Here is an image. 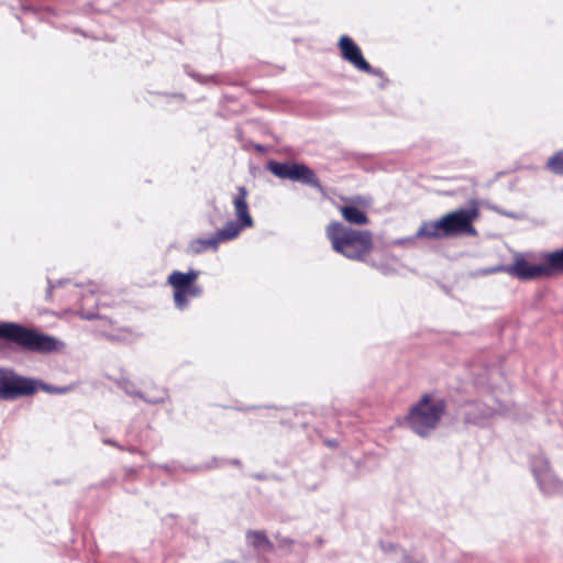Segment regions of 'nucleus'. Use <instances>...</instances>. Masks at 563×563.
<instances>
[{
    "instance_id": "15",
    "label": "nucleus",
    "mask_w": 563,
    "mask_h": 563,
    "mask_svg": "<svg viewBox=\"0 0 563 563\" xmlns=\"http://www.w3.org/2000/svg\"><path fill=\"white\" fill-rule=\"evenodd\" d=\"M220 240L217 233L212 234L209 238H199L192 240L188 245V251L191 254H200L206 252L207 250L217 251L220 245Z\"/></svg>"
},
{
    "instance_id": "9",
    "label": "nucleus",
    "mask_w": 563,
    "mask_h": 563,
    "mask_svg": "<svg viewBox=\"0 0 563 563\" xmlns=\"http://www.w3.org/2000/svg\"><path fill=\"white\" fill-rule=\"evenodd\" d=\"M247 195L246 188L239 186L232 202L238 222H241L243 225L253 227L254 221L249 210Z\"/></svg>"
},
{
    "instance_id": "10",
    "label": "nucleus",
    "mask_w": 563,
    "mask_h": 563,
    "mask_svg": "<svg viewBox=\"0 0 563 563\" xmlns=\"http://www.w3.org/2000/svg\"><path fill=\"white\" fill-rule=\"evenodd\" d=\"M416 238L443 239L450 238L444 216L435 221L423 222L416 233Z\"/></svg>"
},
{
    "instance_id": "20",
    "label": "nucleus",
    "mask_w": 563,
    "mask_h": 563,
    "mask_svg": "<svg viewBox=\"0 0 563 563\" xmlns=\"http://www.w3.org/2000/svg\"><path fill=\"white\" fill-rule=\"evenodd\" d=\"M547 167L556 175H563V150L548 159Z\"/></svg>"
},
{
    "instance_id": "3",
    "label": "nucleus",
    "mask_w": 563,
    "mask_h": 563,
    "mask_svg": "<svg viewBox=\"0 0 563 563\" xmlns=\"http://www.w3.org/2000/svg\"><path fill=\"white\" fill-rule=\"evenodd\" d=\"M445 408L444 399L426 394L411 407L407 423L415 433L426 437L437 428Z\"/></svg>"
},
{
    "instance_id": "27",
    "label": "nucleus",
    "mask_w": 563,
    "mask_h": 563,
    "mask_svg": "<svg viewBox=\"0 0 563 563\" xmlns=\"http://www.w3.org/2000/svg\"><path fill=\"white\" fill-rule=\"evenodd\" d=\"M219 466H221V464L218 463L217 459H213L212 464L208 465L209 468H211V467H219Z\"/></svg>"
},
{
    "instance_id": "1",
    "label": "nucleus",
    "mask_w": 563,
    "mask_h": 563,
    "mask_svg": "<svg viewBox=\"0 0 563 563\" xmlns=\"http://www.w3.org/2000/svg\"><path fill=\"white\" fill-rule=\"evenodd\" d=\"M332 249L353 261H363L373 250V235L368 230H355L339 221H332L325 229Z\"/></svg>"
},
{
    "instance_id": "12",
    "label": "nucleus",
    "mask_w": 563,
    "mask_h": 563,
    "mask_svg": "<svg viewBox=\"0 0 563 563\" xmlns=\"http://www.w3.org/2000/svg\"><path fill=\"white\" fill-rule=\"evenodd\" d=\"M545 277L563 274V247L541 255Z\"/></svg>"
},
{
    "instance_id": "2",
    "label": "nucleus",
    "mask_w": 563,
    "mask_h": 563,
    "mask_svg": "<svg viewBox=\"0 0 563 563\" xmlns=\"http://www.w3.org/2000/svg\"><path fill=\"white\" fill-rule=\"evenodd\" d=\"M0 339L14 343L24 351L38 354L58 352L64 346L55 336L16 322H0Z\"/></svg>"
},
{
    "instance_id": "22",
    "label": "nucleus",
    "mask_w": 563,
    "mask_h": 563,
    "mask_svg": "<svg viewBox=\"0 0 563 563\" xmlns=\"http://www.w3.org/2000/svg\"><path fill=\"white\" fill-rule=\"evenodd\" d=\"M506 269H507V265H496V266H490V267L478 269V271L472 273V276L477 277V276H486V275H492V274L501 273V272L506 273Z\"/></svg>"
},
{
    "instance_id": "18",
    "label": "nucleus",
    "mask_w": 563,
    "mask_h": 563,
    "mask_svg": "<svg viewBox=\"0 0 563 563\" xmlns=\"http://www.w3.org/2000/svg\"><path fill=\"white\" fill-rule=\"evenodd\" d=\"M246 539L256 549H263L267 552H272L274 550L273 543L264 531L250 530L246 532Z\"/></svg>"
},
{
    "instance_id": "28",
    "label": "nucleus",
    "mask_w": 563,
    "mask_h": 563,
    "mask_svg": "<svg viewBox=\"0 0 563 563\" xmlns=\"http://www.w3.org/2000/svg\"><path fill=\"white\" fill-rule=\"evenodd\" d=\"M230 464H232V465H236V466H240V465H241V461H240V460H238V459H234V460H231V461H230Z\"/></svg>"
},
{
    "instance_id": "19",
    "label": "nucleus",
    "mask_w": 563,
    "mask_h": 563,
    "mask_svg": "<svg viewBox=\"0 0 563 563\" xmlns=\"http://www.w3.org/2000/svg\"><path fill=\"white\" fill-rule=\"evenodd\" d=\"M290 165L291 163L271 161L267 164V169L282 179H289Z\"/></svg>"
},
{
    "instance_id": "6",
    "label": "nucleus",
    "mask_w": 563,
    "mask_h": 563,
    "mask_svg": "<svg viewBox=\"0 0 563 563\" xmlns=\"http://www.w3.org/2000/svg\"><path fill=\"white\" fill-rule=\"evenodd\" d=\"M531 471L534 478L545 495H554L563 492V483L553 474L549 461L542 456L531 460Z\"/></svg>"
},
{
    "instance_id": "8",
    "label": "nucleus",
    "mask_w": 563,
    "mask_h": 563,
    "mask_svg": "<svg viewBox=\"0 0 563 563\" xmlns=\"http://www.w3.org/2000/svg\"><path fill=\"white\" fill-rule=\"evenodd\" d=\"M506 273L520 280H533L545 277L543 262L530 264L523 257H517L512 264L507 265Z\"/></svg>"
},
{
    "instance_id": "17",
    "label": "nucleus",
    "mask_w": 563,
    "mask_h": 563,
    "mask_svg": "<svg viewBox=\"0 0 563 563\" xmlns=\"http://www.w3.org/2000/svg\"><path fill=\"white\" fill-rule=\"evenodd\" d=\"M343 218L352 224H366L368 217L366 213L356 206H343L340 208Z\"/></svg>"
},
{
    "instance_id": "5",
    "label": "nucleus",
    "mask_w": 563,
    "mask_h": 563,
    "mask_svg": "<svg viewBox=\"0 0 563 563\" xmlns=\"http://www.w3.org/2000/svg\"><path fill=\"white\" fill-rule=\"evenodd\" d=\"M478 217L477 206L470 208H460L444 214L448 234L450 238L459 235H476L477 231L473 225L474 220Z\"/></svg>"
},
{
    "instance_id": "16",
    "label": "nucleus",
    "mask_w": 563,
    "mask_h": 563,
    "mask_svg": "<svg viewBox=\"0 0 563 563\" xmlns=\"http://www.w3.org/2000/svg\"><path fill=\"white\" fill-rule=\"evenodd\" d=\"M244 228H249V227L243 225L241 222H238V220H235V221L230 220L216 233H217L220 242L222 243V242L231 241V240L238 238Z\"/></svg>"
},
{
    "instance_id": "25",
    "label": "nucleus",
    "mask_w": 563,
    "mask_h": 563,
    "mask_svg": "<svg viewBox=\"0 0 563 563\" xmlns=\"http://www.w3.org/2000/svg\"><path fill=\"white\" fill-rule=\"evenodd\" d=\"M103 443L108 444V445H112L119 450H124L122 445H120L118 442H115L114 440H111V439H104Z\"/></svg>"
},
{
    "instance_id": "21",
    "label": "nucleus",
    "mask_w": 563,
    "mask_h": 563,
    "mask_svg": "<svg viewBox=\"0 0 563 563\" xmlns=\"http://www.w3.org/2000/svg\"><path fill=\"white\" fill-rule=\"evenodd\" d=\"M136 396L142 398L144 401H146L148 404L155 405V404L165 401V399L167 398L168 395L165 389H161L158 391V395L151 396V395H144L142 393H137Z\"/></svg>"
},
{
    "instance_id": "23",
    "label": "nucleus",
    "mask_w": 563,
    "mask_h": 563,
    "mask_svg": "<svg viewBox=\"0 0 563 563\" xmlns=\"http://www.w3.org/2000/svg\"><path fill=\"white\" fill-rule=\"evenodd\" d=\"M194 78H196L198 81L200 82H213V84H218V80L216 79V76L212 75V76H209V77H203L201 75H191Z\"/></svg>"
},
{
    "instance_id": "24",
    "label": "nucleus",
    "mask_w": 563,
    "mask_h": 563,
    "mask_svg": "<svg viewBox=\"0 0 563 563\" xmlns=\"http://www.w3.org/2000/svg\"><path fill=\"white\" fill-rule=\"evenodd\" d=\"M276 538L279 541L280 547H289V545L294 544V542H295L292 539L286 538V537H283V538L276 537Z\"/></svg>"
},
{
    "instance_id": "4",
    "label": "nucleus",
    "mask_w": 563,
    "mask_h": 563,
    "mask_svg": "<svg viewBox=\"0 0 563 563\" xmlns=\"http://www.w3.org/2000/svg\"><path fill=\"white\" fill-rule=\"evenodd\" d=\"M36 390L34 379L20 376L12 369L0 368V399L13 400L33 395Z\"/></svg>"
},
{
    "instance_id": "13",
    "label": "nucleus",
    "mask_w": 563,
    "mask_h": 563,
    "mask_svg": "<svg viewBox=\"0 0 563 563\" xmlns=\"http://www.w3.org/2000/svg\"><path fill=\"white\" fill-rule=\"evenodd\" d=\"M202 295V287L198 284L180 288L174 291V303L178 310H185L189 306V300Z\"/></svg>"
},
{
    "instance_id": "11",
    "label": "nucleus",
    "mask_w": 563,
    "mask_h": 563,
    "mask_svg": "<svg viewBox=\"0 0 563 563\" xmlns=\"http://www.w3.org/2000/svg\"><path fill=\"white\" fill-rule=\"evenodd\" d=\"M289 179L311 187H320V181L316 173L305 164L291 163Z\"/></svg>"
},
{
    "instance_id": "14",
    "label": "nucleus",
    "mask_w": 563,
    "mask_h": 563,
    "mask_svg": "<svg viewBox=\"0 0 563 563\" xmlns=\"http://www.w3.org/2000/svg\"><path fill=\"white\" fill-rule=\"evenodd\" d=\"M199 276V272L195 269H189L187 273H183L179 271H174L168 276V284L173 286L174 291L180 288L189 287L196 284V280Z\"/></svg>"
},
{
    "instance_id": "26",
    "label": "nucleus",
    "mask_w": 563,
    "mask_h": 563,
    "mask_svg": "<svg viewBox=\"0 0 563 563\" xmlns=\"http://www.w3.org/2000/svg\"><path fill=\"white\" fill-rule=\"evenodd\" d=\"M366 74H369V75H374V76H382L383 75V71L380 69H376V68H373L371 66V70L369 71H365Z\"/></svg>"
},
{
    "instance_id": "7",
    "label": "nucleus",
    "mask_w": 563,
    "mask_h": 563,
    "mask_svg": "<svg viewBox=\"0 0 563 563\" xmlns=\"http://www.w3.org/2000/svg\"><path fill=\"white\" fill-rule=\"evenodd\" d=\"M339 47L342 58L349 62L354 68L361 71H369L371 65L364 58L360 46L347 35H342L339 40Z\"/></svg>"
}]
</instances>
